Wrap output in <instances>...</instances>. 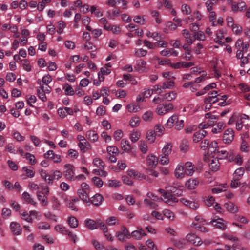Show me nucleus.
Here are the masks:
<instances>
[{
  "label": "nucleus",
  "mask_w": 250,
  "mask_h": 250,
  "mask_svg": "<svg viewBox=\"0 0 250 250\" xmlns=\"http://www.w3.org/2000/svg\"><path fill=\"white\" fill-rule=\"evenodd\" d=\"M203 18V15L197 10H194L192 14L188 17V19L190 22L197 23H198V21L202 20Z\"/></svg>",
  "instance_id": "9b49d317"
},
{
  "label": "nucleus",
  "mask_w": 250,
  "mask_h": 250,
  "mask_svg": "<svg viewBox=\"0 0 250 250\" xmlns=\"http://www.w3.org/2000/svg\"><path fill=\"white\" fill-rule=\"evenodd\" d=\"M40 174L41 177L48 184H53V178L50 176L48 173L43 169H41L39 170Z\"/></svg>",
  "instance_id": "473e14b6"
},
{
  "label": "nucleus",
  "mask_w": 250,
  "mask_h": 250,
  "mask_svg": "<svg viewBox=\"0 0 250 250\" xmlns=\"http://www.w3.org/2000/svg\"><path fill=\"white\" fill-rule=\"evenodd\" d=\"M140 137V133L137 130H133L130 134L129 138L133 143L138 141Z\"/></svg>",
  "instance_id": "3c124183"
},
{
  "label": "nucleus",
  "mask_w": 250,
  "mask_h": 250,
  "mask_svg": "<svg viewBox=\"0 0 250 250\" xmlns=\"http://www.w3.org/2000/svg\"><path fill=\"white\" fill-rule=\"evenodd\" d=\"M99 23L103 25L104 29L107 31L110 30V24L108 22L107 20L105 17H103L99 20Z\"/></svg>",
  "instance_id": "5fc2aeb1"
},
{
  "label": "nucleus",
  "mask_w": 250,
  "mask_h": 250,
  "mask_svg": "<svg viewBox=\"0 0 250 250\" xmlns=\"http://www.w3.org/2000/svg\"><path fill=\"white\" fill-rule=\"evenodd\" d=\"M36 196L40 204L43 207H46L48 205L49 202L47 196L44 195V193L40 190L36 192Z\"/></svg>",
  "instance_id": "dca6fc26"
},
{
  "label": "nucleus",
  "mask_w": 250,
  "mask_h": 250,
  "mask_svg": "<svg viewBox=\"0 0 250 250\" xmlns=\"http://www.w3.org/2000/svg\"><path fill=\"white\" fill-rule=\"evenodd\" d=\"M67 223L69 227L73 229L77 228L79 226L78 219L74 216H70L68 218Z\"/></svg>",
  "instance_id": "c9c22d12"
},
{
  "label": "nucleus",
  "mask_w": 250,
  "mask_h": 250,
  "mask_svg": "<svg viewBox=\"0 0 250 250\" xmlns=\"http://www.w3.org/2000/svg\"><path fill=\"white\" fill-rule=\"evenodd\" d=\"M123 131L121 129H117L113 133V138L116 141H119L123 137Z\"/></svg>",
  "instance_id": "052dcab7"
},
{
  "label": "nucleus",
  "mask_w": 250,
  "mask_h": 250,
  "mask_svg": "<svg viewBox=\"0 0 250 250\" xmlns=\"http://www.w3.org/2000/svg\"><path fill=\"white\" fill-rule=\"evenodd\" d=\"M86 136L89 140L93 142L98 141L99 136L94 131L89 130L86 132Z\"/></svg>",
  "instance_id": "58836bf2"
},
{
  "label": "nucleus",
  "mask_w": 250,
  "mask_h": 250,
  "mask_svg": "<svg viewBox=\"0 0 250 250\" xmlns=\"http://www.w3.org/2000/svg\"><path fill=\"white\" fill-rule=\"evenodd\" d=\"M214 154L216 156V158H217L218 159H225L227 158L228 151L225 150H219L218 149L216 152V153Z\"/></svg>",
  "instance_id": "c03bdc74"
},
{
  "label": "nucleus",
  "mask_w": 250,
  "mask_h": 250,
  "mask_svg": "<svg viewBox=\"0 0 250 250\" xmlns=\"http://www.w3.org/2000/svg\"><path fill=\"white\" fill-rule=\"evenodd\" d=\"M133 21L134 22L140 25H143L146 22L145 16L144 15L135 16L134 17Z\"/></svg>",
  "instance_id": "a19ab883"
},
{
  "label": "nucleus",
  "mask_w": 250,
  "mask_h": 250,
  "mask_svg": "<svg viewBox=\"0 0 250 250\" xmlns=\"http://www.w3.org/2000/svg\"><path fill=\"white\" fill-rule=\"evenodd\" d=\"M22 200L27 203L33 205L35 207L38 206V203L35 201L32 196L27 192H24L22 194Z\"/></svg>",
  "instance_id": "2eb2a0df"
},
{
  "label": "nucleus",
  "mask_w": 250,
  "mask_h": 250,
  "mask_svg": "<svg viewBox=\"0 0 250 250\" xmlns=\"http://www.w3.org/2000/svg\"><path fill=\"white\" fill-rule=\"evenodd\" d=\"M182 35L189 45L192 44L195 41L194 32L193 34H191L189 30L184 29L182 30Z\"/></svg>",
  "instance_id": "9d476101"
},
{
  "label": "nucleus",
  "mask_w": 250,
  "mask_h": 250,
  "mask_svg": "<svg viewBox=\"0 0 250 250\" xmlns=\"http://www.w3.org/2000/svg\"><path fill=\"white\" fill-rule=\"evenodd\" d=\"M146 164L150 168H155L158 164L157 157L153 154L148 155L146 157Z\"/></svg>",
  "instance_id": "aec40b11"
},
{
  "label": "nucleus",
  "mask_w": 250,
  "mask_h": 250,
  "mask_svg": "<svg viewBox=\"0 0 250 250\" xmlns=\"http://www.w3.org/2000/svg\"><path fill=\"white\" fill-rule=\"evenodd\" d=\"M106 223L109 226L115 225L119 223L118 218L115 216H111L107 218L105 221Z\"/></svg>",
  "instance_id": "e2e57ef3"
},
{
  "label": "nucleus",
  "mask_w": 250,
  "mask_h": 250,
  "mask_svg": "<svg viewBox=\"0 0 250 250\" xmlns=\"http://www.w3.org/2000/svg\"><path fill=\"white\" fill-rule=\"evenodd\" d=\"M64 168L63 174L66 178L71 181H74V167L70 164H66L64 165Z\"/></svg>",
  "instance_id": "423d86ee"
},
{
  "label": "nucleus",
  "mask_w": 250,
  "mask_h": 250,
  "mask_svg": "<svg viewBox=\"0 0 250 250\" xmlns=\"http://www.w3.org/2000/svg\"><path fill=\"white\" fill-rule=\"evenodd\" d=\"M184 120H179L178 115L173 114L168 119L166 126L168 128H171L175 125L177 130H180L184 127Z\"/></svg>",
  "instance_id": "f03ea898"
},
{
  "label": "nucleus",
  "mask_w": 250,
  "mask_h": 250,
  "mask_svg": "<svg viewBox=\"0 0 250 250\" xmlns=\"http://www.w3.org/2000/svg\"><path fill=\"white\" fill-rule=\"evenodd\" d=\"M121 185V182L117 180H109L107 182L108 186L110 188H118Z\"/></svg>",
  "instance_id": "338daca9"
},
{
  "label": "nucleus",
  "mask_w": 250,
  "mask_h": 250,
  "mask_svg": "<svg viewBox=\"0 0 250 250\" xmlns=\"http://www.w3.org/2000/svg\"><path fill=\"white\" fill-rule=\"evenodd\" d=\"M163 215L170 220H173L175 218V215L174 213L170 210L165 209L163 211Z\"/></svg>",
  "instance_id": "774afa93"
},
{
  "label": "nucleus",
  "mask_w": 250,
  "mask_h": 250,
  "mask_svg": "<svg viewBox=\"0 0 250 250\" xmlns=\"http://www.w3.org/2000/svg\"><path fill=\"white\" fill-rule=\"evenodd\" d=\"M146 35L148 38H151L154 40L157 41L160 40L161 38L160 34L157 32H151L149 31H147L146 32Z\"/></svg>",
  "instance_id": "de8ad7c7"
},
{
  "label": "nucleus",
  "mask_w": 250,
  "mask_h": 250,
  "mask_svg": "<svg viewBox=\"0 0 250 250\" xmlns=\"http://www.w3.org/2000/svg\"><path fill=\"white\" fill-rule=\"evenodd\" d=\"M181 11L182 13L186 15H188L191 13V9L190 6L187 4H183L181 5Z\"/></svg>",
  "instance_id": "bf43d9fd"
},
{
  "label": "nucleus",
  "mask_w": 250,
  "mask_h": 250,
  "mask_svg": "<svg viewBox=\"0 0 250 250\" xmlns=\"http://www.w3.org/2000/svg\"><path fill=\"white\" fill-rule=\"evenodd\" d=\"M103 201V197L98 193L95 194L90 199V204H92L97 207L101 205Z\"/></svg>",
  "instance_id": "393cba45"
},
{
  "label": "nucleus",
  "mask_w": 250,
  "mask_h": 250,
  "mask_svg": "<svg viewBox=\"0 0 250 250\" xmlns=\"http://www.w3.org/2000/svg\"><path fill=\"white\" fill-rule=\"evenodd\" d=\"M186 175L184 166L178 165L175 170V176L177 178L182 179Z\"/></svg>",
  "instance_id": "bb28decb"
},
{
  "label": "nucleus",
  "mask_w": 250,
  "mask_h": 250,
  "mask_svg": "<svg viewBox=\"0 0 250 250\" xmlns=\"http://www.w3.org/2000/svg\"><path fill=\"white\" fill-rule=\"evenodd\" d=\"M147 51L143 48L135 49L134 55L137 57H144L146 55Z\"/></svg>",
  "instance_id": "4d7b16f0"
},
{
  "label": "nucleus",
  "mask_w": 250,
  "mask_h": 250,
  "mask_svg": "<svg viewBox=\"0 0 250 250\" xmlns=\"http://www.w3.org/2000/svg\"><path fill=\"white\" fill-rule=\"evenodd\" d=\"M127 173L129 176L133 178L134 179L141 180L146 179V175L142 174L137 171L132 169H128L127 171Z\"/></svg>",
  "instance_id": "b1692460"
},
{
  "label": "nucleus",
  "mask_w": 250,
  "mask_h": 250,
  "mask_svg": "<svg viewBox=\"0 0 250 250\" xmlns=\"http://www.w3.org/2000/svg\"><path fill=\"white\" fill-rule=\"evenodd\" d=\"M140 119L139 117L134 116L130 119L129 125L132 127H136L140 125Z\"/></svg>",
  "instance_id": "603ef678"
},
{
  "label": "nucleus",
  "mask_w": 250,
  "mask_h": 250,
  "mask_svg": "<svg viewBox=\"0 0 250 250\" xmlns=\"http://www.w3.org/2000/svg\"><path fill=\"white\" fill-rule=\"evenodd\" d=\"M187 240L195 245H201L202 244L201 239L197 237L195 234L189 233L186 236Z\"/></svg>",
  "instance_id": "a211bd4d"
},
{
  "label": "nucleus",
  "mask_w": 250,
  "mask_h": 250,
  "mask_svg": "<svg viewBox=\"0 0 250 250\" xmlns=\"http://www.w3.org/2000/svg\"><path fill=\"white\" fill-rule=\"evenodd\" d=\"M218 91H213L208 93V96L204 99L205 103H215L219 101Z\"/></svg>",
  "instance_id": "f8f14e48"
},
{
  "label": "nucleus",
  "mask_w": 250,
  "mask_h": 250,
  "mask_svg": "<svg viewBox=\"0 0 250 250\" xmlns=\"http://www.w3.org/2000/svg\"><path fill=\"white\" fill-rule=\"evenodd\" d=\"M54 229L56 231L63 235H66L68 230L65 227L61 224L56 225L54 227Z\"/></svg>",
  "instance_id": "37998d69"
},
{
  "label": "nucleus",
  "mask_w": 250,
  "mask_h": 250,
  "mask_svg": "<svg viewBox=\"0 0 250 250\" xmlns=\"http://www.w3.org/2000/svg\"><path fill=\"white\" fill-rule=\"evenodd\" d=\"M173 108L171 103L160 104L157 106L156 112L158 115H163L172 110Z\"/></svg>",
  "instance_id": "39448f33"
},
{
  "label": "nucleus",
  "mask_w": 250,
  "mask_h": 250,
  "mask_svg": "<svg viewBox=\"0 0 250 250\" xmlns=\"http://www.w3.org/2000/svg\"><path fill=\"white\" fill-rule=\"evenodd\" d=\"M131 237H133L134 238L137 240L141 239L143 237L146 235V234L144 231L141 228L138 230H136L132 231L131 233Z\"/></svg>",
  "instance_id": "7c9ffc66"
},
{
  "label": "nucleus",
  "mask_w": 250,
  "mask_h": 250,
  "mask_svg": "<svg viewBox=\"0 0 250 250\" xmlns=\"http://www.w3.org/2000/svg\"><path fill=\"white\" fill-rule=\"evenodd\" d=\"M63 89L64 90L65 94L66 95L72 96L75 93L72 87L68 83L64 84Z\"/></svg>",
  "instance_id": "09e8293b"
},
{
  "label": "nucleus",
  "mask_w": 250,
  "mask_h": 250,
  "mask_svg": "<svg viewBox=\"0 0 250 250\" xmlns=\"http://www.w3.org/2000/svg\"><path fill=\"white\" fill-rule=\"evenodd\" d=\"M121 146L122 149L125 152H130L132 149V147L129 144V142L125 139H123L121 140Z\"/></svg>",
  "instance_id": "cd10ccee"
},
{
  "label": "nucleus",
  "mask_w": 250,
  "mask_h": 250,
  "mask_svg": "<svg viewBox=\"0 0 250 250\" xmlns=\"http://www.w3.org/2000/svg\"><path fill=\"white\" fill-rule=\"evenodd\" d=\"M159 162L161 165H166L169 162V156L161 154L159 156Z\"/></svg>",
  "instance_id": "69168bd1"
},
{
  "label": "nucleus",
  "mask_w": 250,
  "mask_h": 250,
  "mask_svg": "<svg viewBox=\"0 0 250 250\" xmlns=\"http://www.w3.org/2000/svg\"><path fill=\"white\" fill-rule=\"evenodd\" d=\"M50 200L52 203V208L54 210H59L61 202L58 198L55 196H53L51 197Z\"/></svg>",
  "instance_id": "72a5a7b5"
},
{
  "label": "nucleus",
  "mask_w": 250,
  "mask_h": 250,
  "mask_svg": "<svg viewBox=\"0 0 250 250\" xmlns=\"http://www.w3.org/2000/svg\"><path fill=\"white\" fill-rule=\"evenodd\" d=\"M106 151L109 155V160L112 163L117 161L116 156L118 154V149L113 146H109L106 148Z\"/></svg>",
  "instance_id": "0eeeda50"
},
{
  "label": "nucleus",
  "mask_w": 250,
  "mask_h": 250,
  "mask_svg": "<svg viewBox=\"0 0 250 250\" xmlns=\"http://www.w3.org/2000/svg\"><path fill=\"white\" fill-rule=\"evenodd\" d=\"M226 209L232 213H237L238 211V207L233 203L228 202L225 204Z\"/></svg>",
  "instance_id": "f704fd0d"
},
{
  "label": "nucleus",
  "mask_w": 250,
  "mask_h": 250,
  "mask_svg": "<svg viewBox=\"0 0 250 250\" xmlns=\"http://www.w3.org/2000/svg\"><path fill=\"white\" fill-rule=\"evenodd\" d=\"M199 183V181L198 179H190L186 182L185 186L188 189H194Z\"/></svg>",
  "instance_id": "a878e982"
},
{
  "label": "nucleus",
  "mask_w": 250,
  "mask_h": 250,
  "mask_svg": "<svg viewBox=\"0 0 250 250\" xmlns=\"http://www.w3.org/2000/svg\"><path fill=\"white\" fill-rule=\"evenodd\" d=\"M147 140L150 143H153L156 139L155 133L153 130L148 131L146 135Z\"/></svg>",
  "instance_id": "680f3d73"
},
{
  "label": "nucleus",
  "mask_w": 250,
  "mask_h": 250,
  "mask_svg": "<svg viewBox=\"0 0 250 250\" xmlns=\"http://www.w3.org/2000/svg\"><path fill=\"white\" fill-rule=\"evenodd\" d=\"M21 218L28 223H32V218L30 216V212L28 213L27 212L23 211L20 213Z\"/></svg>",
  "instance_id": "0e129e2a"
},
{
  "label": "nucleus",
  "mask_w": 250,
  "mask_h": 250,
  "mask_svg": "<svg viewBox=\"0 0 250 250\" xmlns=\"http://www.w3.org/2000/svg\"><path fill=\"white\" fill-rule=\"evenodd\" d=\"M210 168L212 171H216L219 168V162L217 158L213 159L211 162L209 164Z\"/></svg>",
  "instance_id": "a18cd8bd"
},
{
  "label": "nucleus",
  "mask_w": 250,
  "mask_h": 250,
  "mask_svg": "<svg viewBox=\"0 0 250 250\" xmlns=\"http://www.w3.org/2000/svg\"><path fill=\"white\" fill-rule=\"evenodd\" d=\"M146 61L142 59H139L136 61L134 70L140 73L144 72L146 69Z\"/></svg>",
  "instance_id": "4468645a"
},
{
  "label": "nucleus",
  "mask_w": 250,
  "mask_h": 250,
  "mask_svg": "<svg viewBox=\"0 0 250 250\" xmlns=\"http://www.w3.org/2000/svg\"><path fill=\"white\" fill-rule=\"evenodd\" d=\"M23 170L25 172L27 178H32L35 175V171L32 167H24Z\"/></svg>",
  "instance_id": "864d4df0"
},
{
  "label": "nucleus",
  "mask_w": 250,
  "mask_h": 250,
  "mask_svg": "<svg viewBox=\"0 0 250 250\" xmlns=\"http://www.w3.org/2000/svg\"><path fill=\"white\" fill-rule=\"evenodd\" d=\"M234 139V132L231 129L226 130L223 136V142L225 144L230 143Z\"/></svg>",
  "instance_id": "ddd939ff"
},
{
  "label": "nucleus",
  "mask_w": 250,
  "mask_h": 250,
  "mask_svg": "<svg viewBox=\"0 0 250 250\" xmlns=\"http://www.w3.org/2000/svg\"><path fill=\"white\" fill-rule=\"evenodd\" d=\"M93 164L96 167H99L100 169H103L104 167V162L99 158H95L93 159Z\"/></svg>",
  "instance_id": "6e6d98bb"
},
{
  "label": "nucleus",
  "mask_w": 250,
  "mask_h": 250,
  "mask_svg": "<svg viewBox=\"0 0 250 250\" xmlns=\"http://www.w3.org/2000/svg\"><path fill=\"white\" fill-rule=\"evenodd\" d=\"M207 134V132L204 130L196 132L193 135V141L195 143H197L205 137Z\"/></svg>",
  "instance_id": "c85d7f7f"
},
{
  "label": "nucleus",
  "mask_w": 250,
  "mask_h": 250,
  "mask_svg": "<svg viewBox=\"0 0 250 250\" xmlns=\"http://www.w3.org/2000/svg\"><path fill=\"white\" fill-rule=\"evenodd\" d=\"M184 168L185 174L188 176H192L195 170L194 166L190 162H186L185 164Z\"/></svg>",
  "instance_id": "4be33fe9"
},
{
  "label": "nucleus",
  "mask_w": 250,
  "mask_h": 250,
  "mask_svg": "<svg viewBox=\"0 0 250 250\" xmlns=\"http://www.w3.org/2000/svg\"><path fill=\"white\" fill-rule=\"evenodd\" d=\"M209 224L213 225L216 228L222 230H225L227 229V223L222 218L212 219Z\"/></svg>",
  "instance_id": "1a4fd4ad"
},
{
  "label": "nucleus",
  "mask_w": 250,
  "mask_h": 250,
  "mask_svg": "<svg viewBox=\"0 0 250 250\" xmlns=\"http://www.w3.org/2000/svg\"><path fill=\"white\" fill-rule=\"evenodd\" d=\"M78 146L83 152H85L91 148L89 143L86 141L84 142H80Z\"/></svg>",
  "instance_id": "49530a36"
},
{
  "label": "nucleus",
  "mask_w": 250,
  "mask_h": 250,
  "mask_svg": "<svg viewBox=\"0 0 250 250\" xmlns=\"http://www.w3.org/2000/svg\"><path fill=\"white\" fill-rule=\"evenodd\" d=\"M183 188L182 186L175 184L172 186L167 187V191L162 189H160L159 191L163 196L162 199L168 205L173 206L178 202V199L169 192L181 195Z\"/></svg>",
  "instance_id": "f257e3e1"
},
{
  "label": "nucleus",
  "mask_w": 250,
  "mask_h": 250,
  "mask_svg": "<svg viewBox=\"0 0 250 250\" xmlns=\"http://www.w3.org/2000/svg\"><path fill=\"white\" fill-rule=\"evenodd\" d=\"M86 226L90 229L93 230L98 228L97 222L92 219H88L84 221Z\"/></svg>",
  "instance_id": "4c0bfd02"
},
{
  "label": "nucleus",
  "mask_w": 250,
  "mask_h": 250,
  "mask_svg": "<svg viewBox=\"0 0 250 250\" xmlns=\"http://www.w3.org/2000/svg\"><path fill=\"white\" fill-rule=\"evenodd\" d=\"M176 96L177 94L175 92L171 91L164 95L163 96V100H164V101L167 100V101H171L175 99Z\"/></svg>",
  "instance_id": "79ce46f5"
},
{
  "label": "nucleus",
  "mask_w": 250,
  "mask_h": 250,
  "mask_svg": "<svg viewBox=\"0 0 250 250\" xmlns=\"http://www.w3.org/2000/svg\"><path fill=\"white\" fill-rule=\"evenodd\" d=\"M89 186L86 183H83L80 188L78 189L77 194L79 197L87 205H90L88 196Z\"/></svg>",
  "instance_id": "7ed1b4c3"
},
{
  "label": "nucleus",
  "mask_w": 250,
  "mask_h": 250,
  "mask_svg": "<svg viewBox=\"0 0 250 250\" xmlns=\"http://www.w3.org/2000/svg\"><path fill=\"white\" fill-rule=\"evenodd\" d=\"M244 173V169L242 167L237 168L233 174V178L239 180Z\"/></svg>",
  "instance_id": "13d9d810"
},
{
  "label": "nucleus",
  "mask_w": 250,
  "mask_h": 250,
  "mask_svg": "<svg viewBox=\"0 0 250 250\" xmlns=\"http://www.w3.org/2000/svg\"><path fill=\"white\" fill-rule=\"evenodd\" d=\"M154 117V114L151 110H147L145 112L142 116L143 120L146 122H151Z\"/></svg>",
  "instance_id": "2f4dec72"
},
{
  "label": "nucleus",
  "mask_w": 250,
  "mask_h": 250,
  "mask_svg": "<svg viewBox=\"0 0 250 250\" xmlns=\"http://www.w3.org/2000/svg\"><path fill=\"white\" fill-rule=\"evenodd\" d=\"M90 11L92 14L97 17H101L103 15V13L95 5L90 6Z\"/></svg>",
  "instance_id": "ea45409f"
},
{
  "label": "nucleus",
  "mask_w": 250,
  "mask_h": 250,
  "mask_svg": "<svg viewBox=\"0 0 250 250\" xmlns=\"http://www.w3.org/2000/svg\"><path fill=\"white\" fill-rule=\"evenodd\" d=\"M79 202V199L77 197H74L70 200H66V206L71 210L77 211L78 210L76 204Z\"/></svg>",
  "instance_id": "5701e85b"
},
{
  "label": "nucleus",
  "mask_w": 250,
  "mask_h": 250,
  "mask_svg": "<svg viewBox=\"0 0 250 250\" xmlns=\"http://www.w3.org/2000/svg\"><path fill=\"white\" fill-rule=\"evenodd\" d=\"M201 25L197 23H191L190 25V29L192 32H194L195 41L196 40L199 41H205L206 40V36L203 31L199 30Z\"/></svg>",
  "instance_id": "20e7f679"
},
{
  "label": "nucleus",
  "mask_w": 250,
  "mask_h": 250,
  "mask_svg": "<svg viewBox=\"0 0 250 250\" xmlns=\"http://www.w3.org/2000/svg\"><path fill=\"white\" fill-rule=\"evenodd\" d=\"M180 202L182 204L193 209H197L199 207L198 202L195 200H189L185 198H182L180 199Z\"/></svg>",
  "instance_id": "6ab92c4d"
},
{
  "label": "nucleus",
  "mask_w": 250,
  "mask_h": 250,
  "mask_svg": "<svg viewBox=\"0 0 250 250\" xmlns=\"http://www.w3.org/2000/svg\"><path fill=\"white\" fill-rule=\"evenodd\" d=\"M225 33L222 30H218L216 32V37L214 39V41L218 44L222 45L224 43V34Z\"/></svg>",
  "instance_id": "c756f323"
},
{
  "label": "nucleus",
  "mask_w": 250,
  "mask_h": 250,
  "mask_svg": "<svg viewBox=\"0 0 250 250\" xmlns=\"http://www.w3.org/2000/svg\"><path fill=\"white\" fill-rule=\"evenodd\" d=\"M126 109L130 113H135L140 110V106L136 103H131L126 106Z\"/></svg>",
  "instance_id": "e433bc0d"
},
{
  "label": "nucleus",
  "mask_w": 250,
  "mask_h": 250,
  "mask_svg": "<svg viewBox=\"0 0 250 250\" xmlns=\"http://www.w3.org/2000/svg\"><path fill=\"white\" fill-rule=\"evenodd\" d=\"M116 235L119 240L121 242H125L126 239L131 238L130 233L125 227H122V231L118 232Z\"/></svg>",
  "instance_id": "6e6552de"
},
{
  "label": "nucleus",
  "mask_w": 250,
  "mask_h": 250,
  "mask_svg": "<svg viewBox=\"0 0 250 250\" xmlns=\"http://www.w3.org/2000/svg\"><path fill=\"white\" fill-rule=\"evenodd\" d=\"M247 5L244 1H241L238 3H232V11L235 13L238 11H244L247 9Z\"/></svg>",
  "instance_id": "f3484780"
},
{
  "label": "nucleus",
  "mask_w": 250,
  "mask_h": 250,
  "mask_svg": "<svg viewBox=\"0 0 250 250\" xmlns=\"http://www.w3.org/2000/svg\"><path fill=\"white\" fill-rule=\"evenodd\" d=\"M10 228L12 233L15 235H20L22 232V229L19 224L12 222L10 225Z\"/></svg>",
  "instance_id": "412c9836"
},
{
  "label": "nucleus",
  "mask_w": 250,
  "mask_h": 250,
  "mask_svg": "<svg viewBox=\"0 0 250 250\" xmlns=\"http://www.w3.org/2000/svg\"><path fill=\"white\" fill-rule=\"evenodd\" d=\"M172 146L171 143H167L162 149V154L169 156L172 151Z\"/></svg>",
  "instance_id": "8fccbe9b"
}]
</instances>
